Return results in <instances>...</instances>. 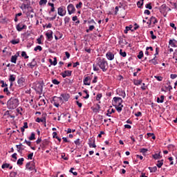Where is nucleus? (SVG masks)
Here are the masks:
<instances>
[{
  "instance_id": "47",
  "label": "nucleus",
  "mask_w": 177,
  "mask_h": 177,
  "mask_svg": "<svg viewBox=\"0 0 177 177\" xmlns=\"http://www.w3.org/2000/svg\"><path fill=\"white\" fill-rule=\"evenodd\" d=\"M80 140H80V138L77 139V140L74 142L75 145H76V146H80V145H81V141H80Z\"/></svg>"
},
{
  "instance_id": "13",
  "label": "nucleus",
  "mask_w": 177,
  "mask_h": 177,
  "mask_svg": "<svg viewBox=\"0 0 177 177\" xmlns=\"http://www.w3.org/2000/svg\"><path fill=\"white\" fill-rule=\"evenodd\" d=\"M35 168L34 165L30 162H28L26 165V169H29V171H32Z\"/></svg>"
},
{
  "instance_id": "25",
  "label": "nucleus",
  "mask_w": 177,
  "mask_h": 177,
  "mask_svg": "<svg viewBox=\"0 0 177 177\" xmlns=\"http://www.w3.org/2000/svg\"><path fill=\"white\" fill-rule=\"evenodd\" d=\"M153 158H154V160H160V158H161V156L160 155V153H155L153 155H152Z\"/></svg>"
},
{
  "instance_id": "9",
  "label": "nucleus",
  "mask_w": 177,
  "mask_h": 177,
  "mask_svg": "<svg viewBox=\"0 0 177 177\" xmlns=\"http://www.w3.org/2000/svg\"><path fill=\"white\" fill-rule=\"evenodd\" d=\"M72 73L73 71H65L64 72L61 73L60 75H62L63 78H66V77H71Z\"/></svg>"
},
{
  "instance_id": "27",
  "label": "nucleus",
  "mask_w": 177,
  "mask_h": 177,
  "mask_svg": "<svg viewBox=\"0 0 177 177\" xmlns=\"http://www.w3.org/2000/svg\"><path fill=\"white\" fill-rule=\"evenodd\" d=\"M147 151H149V149H147L142 148L140 149V153H142L143 156H146V153H147Z\"/></svg>"
},
{
  "instance_id": "51",
  "label": "nucleus",
  "mask_w": 177,
  "mask_h": 177,
  "mask_svg": "<svg viewBox=\"0 0 177 177\" xmlns=\"http://www.w3.org/2000/svg\"><path fill=\"white\" fill-rule=\"evenodd\" d=\"M138 59H142L143 57V51H140L138 55L137 56Z\"/></svg>"
},
{
  "instance_id": "55",
  "label": "nucleus",
  "mask_w": 177,
  "mask_h": 177,
  "mask_svg": "<svg viewBox=\"0 0 177 177\" xmlns=\"http://www.w3.org/2000/svg\"><path fill=\"white\" fill-rule=\"evenodd\" d=\"M88 24H96V22L93 19H90L88 21Z\"/></svg>"
},
{
  "instance_id": "62",
  "label": "nucleus",
  "mask_w": 177,
  "mask_h": 177,
  "mask_svg": "<svg viewBox=\"0 0 177 177\" xmlns=\"http://www.w3.org/2000/svg\"><path fill=\"white\" fill-rule=\"evenodd\" d=\"M137 6H138V8H142V1H138V2H137Z\"/></svg>"
},
{
  "instance_id": "35",
  "label": "nucleus",
  "mask_w": 177,
  "mask_h": 177,
  "mask_svg": "<svg viewBox=\"0 0 177 177\" xmlns=\"http://www.w3.org/2000/svg\"><path fill=\"white\" fill-rule=\"evenodd\" d=\"M149 169L150 171V172L153 173V172H156L157 171V167H149Z\"/></svg>"
},
{
  "instance_id": "42",
  "label": "nucleus",
  "mask_w": 177,
  "mask_h": 177,
  "mask_svg": "<svg viewBox=\"0 0 177 177\" xmlns=\"http://www.w3.org/2000/svg\"><path fill=\"white\" fill-rule=\"evenodd\" d=\"M149 32L152 39H156L157 38V36L154 35V32H153V30H151Z\"/></svg>"
},
{
  "instance_id": "49",
  "label": "nucleus",
  "mask_w": 177,
  "mask_h": 177,
  "mask_svg": "<svg viewBox=\"0 0 177 177\" xmlns=\"http://www.w3.org/2000/svg\"><path fill=\"white\" fill-rule=\"evenodd\" d=\"M10 164H8V163H5V164H3L2 166H1V168L5 169V168H9L10 167Z\"/></svg>"
},
{
  "instance_id": "52",
  "label": "nucleus",
  "mask_w": 177,
  "mask_h": 177,
  "mask_svg": "<svg viewBox=\"0 0 177 177\" xmlns=\"http://www.w3.org/2000/svg\"><path fill=\"white\" fill-rule=\"evenodd\" d=\"M34 156V153H30L28 155V160H32V157Z\"/></svg>"
},
{
  "instance_id": "48",
  "label": "nucleus",
  "mask_w": 177,
  "mask_h": 177,
  "mask_svg": "<svg viewBox=\"0 0 177 177\" xmlns=\"http://www.w3.org/2000/svg\"><path fill=\"white\" fill-rule=\"evenodd\" d=\"M21 146H22L21 144H19V145H17V150H18V151H19V153H21V151H22Z\"/></svg>"
},
{
  "instance_id": "15",
  "label": "nucleus",
  "mask_w": 177,
  "mask_h": 177,
  "mask_svg": "<svg viewBox=\"0 0 177 177\" xmlns=\"http://www.w3.org/2000/svg\"><path fill=\"white\" fill-rule=\"evenodd\" d=\"M36 122H46V118L45 116H43L41 118H37Z\"/></svg>"
},
{
  "instance_id": "50",
  "label": "nucleus",
  "mask_w": 177,
  "mask_h": 177,
  "mask_svg": "<svg viewBox=\"0 0 177 177\" xmlns=\"http://www.w3.org/2000/svg\"><path fill=\"white\" fill-rule=\"evenodd\" d=\"M17 165H23V158H19V159L17 160Z\"/></svg>"
},
{
  "instance_id": "45",
  "label": "nucleus",
  "mask_w": 177,
  "mask_h": 177,
  "mask_svg": "<svg viewBox=\"0 0 177 177\" xmlns=\"http://www.w3.org/2000/svg\"><path fill=\"white\" fill-rule=\"evenodd\" d=\"M17 82H18L19 86H23V79H21V78L19 79Z\"/></svg>"
},
{
  "instance_id": "46",
  "label": "nucleus",
  "mask_w": 177,
  "mask_h": 177,
  "mask_svg": "<svg viewBox=\"0 0 177 177\" xmlns=\"http://www.w3.org/2000/svg\"><path fill=\"white\" fill-rule=\"evenodd\" d=\"M53 84H54V85H59V84H60V82H59L57 80L54 79L52 80Z\"/></svg>"
},
{
  "instance_id": "22",
  "label": "nucleus",
  "mask_w": 177,
  "mask_h": 177,
  "mask_svg": "<svg viewBox=\"0 0 177 177\" xmlns=\"http://www.w3.org/2000/svg\"><path fill=\"white\" fill-rule=\"evenodd\" d=\"M157 57L155 56L154 58H153L152 59L149 60V63H153V64L154 66H156V64H158V62H157V59H156Z\"/></svg>"
},
{
  "instance_id": "14",
  "label": "nucleus",
  "mask_w": 177,
  "mask_h": 177,
  "mask_svg": "<svg viewBox=\"0 0 177 177\" xmlns=\"http://www.w3.org/2000/svg\"><path fill=\"white\" fill-rule=\"evenodd\" d=\"M19 55H20L19 53H17V54L15 55H12L11 57V62L12 63H16V60H17V56H19Z\"/></svg>"
},
{
  "instance_id": "24",
  "label": "nucleus",
  "mask_w": 177,
  "mask_h": 177,
  "mask_svg": "<svg viewBox=\"0 0 177 177\" xmlns=\"http://www.w3.org/2000/svg\"><path fill=\"white\" fill-rule=\"evenodd\" d=\"M164 164V160H158V164L156 165L158 168H161Z\"/></svg>"
},
{
  "instance_id": "21",
  "label": "nucleus",
  "mask_w": 177,
  "mask_h": 177,
  "mask_svg": "<svg viewBox=\"0 0 177 177\" xmlns=\"http://www.w3.org/2000/svg\"><path fill=\"white\" fill-rule=\"evenodd\" d=\"M119 95L120 96H122L123 99L127 96L125 91H122V89L119 90Z\"/></svg>"
},
{
  "instance_id": "59",
  "label": "nucleus",
  "mask_w": 177,
  "mask_h": 177,
  "mask_svg": "<svg viewBox=\"0 0 177 177\" xmlns=\"http://www.w3.org/2000/svg\"><path fill=\"white\" fill-rule=\"evenodd\" d=\"M93 68L94 71H99V68L96 66V65L93 64Z\"/></svg>"
},
{
  "instance_id": "8",
  "label": "nucleus",
  "mask_w": 177,
  "mask_h": 177,
  "mask_svg": "<svg viewBox=\"0 0 177 177\" xmlns=\"http://www.w3.org/2000/svg\"><path fill=\"white\" fill-rule=\"evenodd\" d=\"M46 37L48 41H52V39H53V31L48 30L46 33Z\"/></svg>"
},
{
  "instance_id": "38",
  "label": "nucleus",
  "mask_w": 177,
  "mask_h": 177,
  "mask_svg": "<svg viewBox=\"0 0 177 177\" xmlns=\"http://www.w3.org/2000/svg\"><path fill=\"white\" fill-rule=\"evenodd\" d=\"M146 9H149V10H151L153 9V7L151 6V3H149L145 5Z\"/></svg>"
},
{
  "instance_id": "41",
  "label": "nucleus",
  "mask_w": 177,
  "mask_h": 177,
  "mask_svg": "<svg viewBox=\"0 0 177 177\" xmlns=\"http://www.w3.org/2000/svg\"><path fill=\"white\" fill-rule=\"evenodd\" d=\"M34 50L35 52H37V50H39V52H41V50H42V47L41 46H37L35 48Z\"/></svg>"
},
{
  "instance_id": "56",
  "label": "nucleus",
  "mask_w": 177,
  "mask_h": 177,
  "mask_svg": "<svg viewBox=\"0 0 177 177\" xmlns=\"http://www.w3.org/2000/svg\"><path fill=\"white\" fill-rule=\"evenodd\" d=\"M23 132H24V129H27V128H28V124H27V122H25L24 123V126H23Z\"/></svg>"
},
{
  "instance_id": "30",
  "label": "nucleus",
  "mask_w": 177,
  "mask_h": 177,
  "mask_svg": "<svg viewBox=\"0 0 177 177\" xmlns=\"http://www.w3.org/2000/svg\"><path fill=\"white\" fill-rule=\"evenodd\" d=\"M120 55L122 56V57H127V52L122 51V49L120 50Z\"/></svg>"
},
{
  "instance_id": "2",
  "label": "nucleus",
  "mask_w": 177,
  "mask_h": 177,
  "mask_svg": "<svg viewBox=\"0 0 177 177\" xmlns=\"http://www.w3.org/2000/svg\"><path fill=\"white\" fill-rule=\"evenodd\" d=\"M19 106V100L16 98H10L7 102V107L10 110H14V109H16Z\"/></svg>"
},
{
  "instance_id": "33",
  "label": "nucleus",
  "mask_w": 177,
  "mask_h": 177,
  "mask_svg": "<svg viewBox=\"0 0 177 177\" xmlns=\"http://www.w3.org/2000/svg\"><path fill=\"white\" fill-rule=\"evenodd\" d=\"M48 2V0H40L39 2V5H40V6H42V5H46Z\"/></svg>"
},
{
  "instance_id": "32",
  "label": "nucleus",
  "mask_w": 177,
  "mask_h": 177,
  "mask_svg": "<svg viewBox=\"0 0 177 177\" xmlns=\"http://www.w3.org/2000/svg\"><path fill=\"white\" fill-rule=\"evenodd\" d=\"M107 111L108 113L106 114V115H107L108 117H111L110 114H112V113H115V110H114L113 109H112L111 111L110 109H109Z\"/></svg>"
},
{
  "instance_id": "12",
  "label": "nucleus",
  "mask_w": 177,
  "mask_h": 177,
  "mask_svg": "<svg viewBox=\"0 0 177 177\" xmlns=\"http://www.w3.org/2000/svg\"><path fill=\"white\" fill-rule=\"evenodd\" d=\"M106 58L108 60H114V55L111 52H108L106 54Z\"/></svg>"
},
{
  "instance_id": "10",
  "label": "nucleus",
  "mask_w": 177,
  "mask_h": 177,
  "mask_svg": "<svg viewBox=\"0 0 177 177\" xmlns=\"http://www.w3.org/2000/svg\"><path fill=\"white\" fill-rule=\"evenodd\" d=\"M91 80H92L91 77L89 76L86 77L83 80L84 84L88 85V86L91 85Z\"/></svg>"
},
{
  "instance_id": "37",
  "label": "nucleus",
  "mask_w": 177,
  "mask_h": 177,
  "mask_svg": "<svg viewBox=\"0 0 177 177\" xmlns=\"http://www.w3.org/2000/svg\"><path fill=\"white\" fill-rule=\"evenodd\" d=\"M123 107H124V105H121V106H115V109L118 113H121V111H122Z\"/></svg>"
},
{
  "instance_id": "36",
  "label": "nucleus",
  "mask_w": 177,
  "mask_h": 177,
  "mask_svg": "<svg viewBox=\"0 0 177 177\" xmlns=\"http://www.w3.org/2000/svg\"><path fill=\"white\" fill-rule=\"evenodd\" d=\"M15 80H16V77H15L13 75H10L9 81L10 82H15Z\"/></svg>"
},
{
  "instance_id": "64",
  "label": "nucleus",
  "mask_w": 177,
  "mask_h": 177,
  "mask_svg": "<svg viewBox=\"0 0 177 177\" xmlns=\"http://www.w3.org/2000/svg\"><path fill=\"white\" fill-rule=\"evenodd\" d=\"M16 175H17V173H16V172H15V171H12V172H11V173L10 174V176L11 177H15V176H16Z\"/></svg>"
},
{
  "instance_id": "3",
  "label": "nucleus",
  "mask_w": 177,
  "mask_h": 177,
  "mask_svg": "<svg viewBox=\"0 0 177 177\" xmlns=\"http://www.w3.org/2000/svg\"><path fill=\"white\" fill-rule=\"evenodd\" d=\"M35 91L38 95H42L44 91V83L38 82L35 86Z\"/></svg>"
},
{
  "instance_id": "6",
  "label": "nucleus",
  "mask_w": 177,
  "mask_h": 177,
  "mask_svg": "<svg viewBox=\"0 0 177 177\" xmlns=\"http://www.w3.org/2000/svg\"><path fill=\"white\" fill-rule=\"evenodd\" d=\"M67 10H68V15H73V13H75V7L73 3H70L67 6Z\"/></svg>"
},
{
  "instance_id": "44",
  "label": "nucleus",
  "mask_w": 177,
  "mask_h": 177,
  "mask_svg": "<svg viewBox=\"0 0 177 177\" xmlns=\"http://www.w3.org/2000/svg\"><path fill=\"white\" fill-rule=\"evenodd\" d=\"M82 8V2L80 1L79 3L76 5V9H81Z\"/></svg>"
},
{
  "instance_id": "23",
  "label": "nucleus",
  "mask_w": 177,
  "mask_h": 177,
  "mask_svg": "<svg viewBox=\"0 0 177 177\" xmlns=\"http://www.w3.org/2000/svg\"><path fill=\"white\" fill-rule=\"evenodd\" d=\"M129 30L133 31V30H132V25H130V26H126V28L124 30V34H128V31Z\"/></svg>"
},
{
  "instance_id": "54",
  "label": "nucleus",
  "mask_w": 177,
  "mask_h": 177,
  "mask_svg": "<svg viewBox=\"0 0 177 177\" xmlns=\"http://www.w3.org/2000/svg\"><path fill=\"white\" fill-rule=\"evenodd\" d=\"M99 110H100V105L97 104V107L93 109V111H95L96 113L97 111H99Z\"/></svg>"
},
{
  "instance_id": "26",
  "label": "nucleus",
  "mask_w": 177,
  "mask_h": 177,
  "mask_svg": "<svg viewBox=\"0 0 177 177\" xmlns=\"http://www.w3.org/2000/svg\"><path fill=\"white\" fill-rule=\"evenodd\" d=\"M53 104L55 106V107H59L60 104L56 102H57V100L56 99V97H54L53 99Z\"/></svg>"
},
{
  "instance_id": "19",
  "label": "nucleus",
  "mask_w": 177,
  "mask_h": 177,
  "mask_svg": "<svg viewBox=\"0 0 177 177\" xmlns=\"http://www.w3.org/2000/svg\"><path fill=\"white\" fill-rule=\"evenodd\" d=\"M16 28L17 31H22L23 30V23H19L17 25Z\"/></svg>"
},
{
  "instance_id": "7",
  "label": "nucleus",
  "mask_w": 177,
  "mask_h": 177,
  "mask_svg": "<svg viewBox=\"0 0 177 177\" xmlns=\"http://www.w3.org/2000/svg\"><path fill=\"white\" fill-rule=\"evenodd\" d=\"M113 101L116 104H118L116 106L121 107V106H122V104L123 102L122 98L118 97H114Z\"/></svg>"
},
{
  "instance_id": "28",
  "label": "nucleus",
  "mask_w": 177,
  "mask_h": 177,
  "mask_svg": "<svg viewBox=\"0 0 177 177\" xmlns=\"http://www.w3.org/2000/svg\"><path fill=\"white\" fill-rule=\"evenodd\" d=\"M88 145L89 147H93L94 149H96V144H95V140H93V143L92 141L89 140Z\"/></svg>"
},
{
  "instance_id": "17",
  "label": "nucleus",
  "mask_w": 177,
  "mask_h": 177,
  "mask_svg": "<svg viewBox=\"0 0 177 177\" xmlns=\"http://www.w3.org/2000/svg\"><path fill=\"white\" fill-rule=\"evenodd\" d=\"M149 21H151L153 24H156V23H158V20H157V18H156V17H151L149 19Z\"/></svg>"
},
{
  "instance_id": "5",
  "label": "nucleus",
  "mask_w": 177,
  "mask_h": 177,
  "mask_svg": "<svg viewBox=\"0 0 177 177\" xmlns=\"http://www.w3.org/2000/svg\"><path fill=\"white\" fill-rule=\"evenodd\" d=\"M30 2L28 0L24 1V9H27L28 12H33L32 8L30 6Z\"/></svg>"
},
{
  "instance_id": "61",
  "label": "nucleus",
  "mask_w": 177,
  "mask_h": 177,
  "mask_svg": "<svg viewBox=\"0 0 177 177\" xmlns=\"http://www.w3.org/2000/svg\"><path fill=\"white\" fill-rule=\"evenodd\" d=\"M23 57H24V59H28V56L27 55L26 51H23Z\"/></svg>"
},
{
  "instance_id": "18",
  "label": "nucleus",
  "mask_w": 177,
  "mask_h": 177,
  "mask_svg": "<svg viewBox=\"0 0 177 177\" xmlns=\"http://www.w3.org/2000/svg\"><path fill=\"white\" fill-rule=\"evenodd\" d=\"M4 117H7V118H15V116L10 115L9 111H6L4 113Z\"/></svg>"
},
{
  "instance_id": "40",
  "label": "nucleus",
  "mask_w": 177,
  "mask_h": 177,
  "mask_svg": "<svg viewBox=\"0 0 177 177\" xmlns=\"http://www.w3.org/2000/svg\"><path fill=\"white\" fill-rule=\"evenodd\" d=\"M70 20H71L70 17H65L64 24H67L70 23Z\"/></svg>"
},
{
  "instance_id": "43",
  "label": "nucleus",
  "mask_w": 177,
  "mask_h": 177,
  "mask_svg": "<svg viewBox=\"0 0 177 177\" xmlns=\"http://www.w3.org/2000/svg\"><path fill=\"white\" fill-rule=\"evenodd\" d=\"M35 133H32L31 136L29 138V140H35Z\"/></svg>"
},
{
  "instance_id": "57",
  "label": "nucleus",
  "mask_w": 177,
  "mask_h": 177,
  "mask_svg": "<svg viewBox=\"0 0 177 177\" xmlns=\"http://www.w3.org/2000/svg\"><path fill=\"white\" fill-rule=\"evenodd\" d=\"M102 99V93L97 94L96 96V100L99 101Z\"/></svg>"
},
{
  "instance_id": "20",
  "label": "nucleus",
  "mask_w": 177,
  "mask_h": 177,
  "mask_svg": "<svg viewBox=\"0 0 177 177\" xmlns=\"http://www.w3.org/2000/svg\"><path fill=\"white\" fill-rule=\"evenodd\" d=\"M142 80H133V84H134V85H136L137 86H138V85H141V84H142Z\"/></svg>"
},
{
  "instance_id": "16",
  "label": "nucleus",
  "mask_w": 177,
  "mask_h": 177,
  "mask_svg": "<svg viewBox=\"0 0 177 177\" xmlns=\"http://www.w3.org/2000/svg\"><path fill=\"white\" fill-rule=\"evenodd\" d=\"M28 66H30V68H34L37 66V62H35V59H32V62L29 63Z\"/></svg>"
},
{
  "instance_id": "63",
  "label": "nucleus",
  "mask_w": 177,
  "mask_h": 177,
  "mask_svg": "<svg viewBox=\"0 0 177 177\" xmlns=\"http://www.w3.org/2000/svg\"><path fill=\"white\" fill-rule=\"evenodd\" d=\"M124 44V39L122 37H119V45Z\"/></svg>"
},
{
  "instance_id": "11",
  "label": "nucleus",
  "mask_w": 177,
  "mask_h": 177,
  "mask_svg": "<svg viewBox=\"0 0 177 177\" xmlns=\"http://www.w3.org/2000/svg\"><path fill=\"white\" fill-rule=\"evenodd\" d=\"M62 99L64 102H68V99H70V94L68 93H62L61 94Z\"/></svg>"
},
{
  "instance_id": "53",
  "label": "nucleus",
  "mask_w": 177,
  "mask_h": 177,
  "mask_svg": "<svg viewBox=\"0 0 177 177\" xmlns=\"http://www.w3.org/2000/svg\"><path fill=\"white\" fill-rule=\"evenodd\" d=\"M154 78H156L157 81H162V77L161 76H154Z\"/></svg>"
},
{
  "instance_id": "4",
  "label": "nucleus",
  "mask_w": 177,
  "mask_h": 177,
  "mask_svg": "<svg viewBox=\"0 0 177 177\" xmlns=\"http://www.w3.org/2000/svg\"><path fill=\"white\" fill-rule=\"evenodd\" d=\"M67 13V11L66 10V7L64 6H62L57 9V14L59 16H66V14Z\"/></svg>"
},
{
  "instance_id": "29",
  "label": "nucleus",
  "mask_w": 177,
  "mask_h": 177,
  "mask_svg": "<svg viewBox=\"0 0 177 177\" xmlns=\"http://www.w3.org/2000/svg\"><path fill=\"white\" fill-rule=\"evenodd\" d=\"M164 97H165L164 95L160 96V97H158L157 98V102L158 103H164Z\"/></svg>"
},
{
  "instance_id": "58",
  "label": "nucleus",
  "mask_w": 177,
  "mask_h": 177,
  "mask_svg": "<svg viewBox=\"0 0 177 177\" xmlns=\"http://www.w3.org/2000/svg\"><path fill=\"white\" fill-rule=\"evenodd\" d=\"M57 100H59L61 103H63V97H55Z\"/></svg>"
},
{
  "instance_id": "60",
  "label": "nucleus",
  "mask_w": 177,
  "mask_h": 177,
  "mask_svg": "<svg viewBox=\"0 0 177 177\" xmlns=\"http://www.w3.org/2000/svg\"><path fill=\"white\" fill-rule=\"evenodd\" d=\"M170 77L171 80H175V78H177V75L176 74H171Z\"/></svg>"
},
{
  "instance_id": "34",
  "label": "nucleus",
  "mask_w": 177,
  "mask_h": 177,
  "mask_svg": "<svg viewBox=\"0 0 177 177\" xmlns=\"http://www.w3.org/2000/svg\"><path fill=\"white\" fill-rule=\"evenodd\" d=\"M19 42H20V40H19V39H12L10 41V43L12 44V45H16V44H19Z\"/></svg>"
},
{
  "instance_id": "1",
  "label": "nucleus",
  "mask_w": 177,
  "mask_h": 177,
  "mask_svg": "<svg viewBox=\"0 0 177 177\" xmlns=\"http://www.w3.org/2000/svg\"><path fill=\"white\" fill-rule=\"evenodd\" d=\"M97 66L102 70L103 73H106L109 68V63L104 58L98 57L97 58Z\"/></svg>"
},
{
  "instance_id": "39",
  "label": "nucleus",
  "mask_w": 177,
  "mask_h": 177,
  "mask_svg": "<svg viewBox=\"0 0 177 177\" xmlns=\"http://www.w3.org/2000/svg\"><path fill=\"white\" fill-rule=\"evenodd\" d=\"M22 111H23L22 107H19L17 109V113H18V114H20L21 115L23 114Z\"/></svg>"
},
{
  "instance_id": "31",
  "label": "nucleus",
  "mask_w": 177,
  "mask_h": 177,
  "mask_svg": "<svg viewBox=\"0 0 177 177\" xmlns=\"http://www.w3.org/2000/svg\"><path fill=\"white\" fill-rule=\"evenodd\" d=\"M174 42H176V40H175L174 39L173 40L170 39L169 41V45H171L172 46H174L175 48L176 46V45H175Z\"/></svg>"
}]
</instances>
